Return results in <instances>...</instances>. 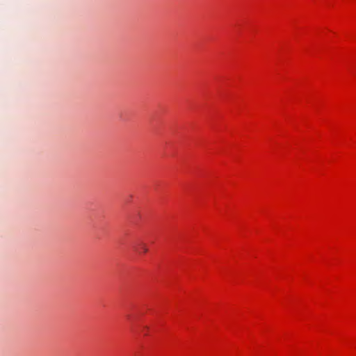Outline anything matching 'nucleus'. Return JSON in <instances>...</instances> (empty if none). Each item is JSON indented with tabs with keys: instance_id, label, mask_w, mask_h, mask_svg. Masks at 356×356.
<instances>
[{
	"instance_id": "nucleus-1",
	"label": "nucleus",
	"mask_w": 356,
	"mask_h": 356,
	"mask_svg": "<svg viewBox=\"0 0 356 356\" xmlns=\"http://www.w3.org/2000/svg\"><path fill=\"white\" fill-rule=\"evenodd\" d=\"M136 251H138L139 253H146L148 251V249L145 244H144L143 243H140L138 245Z\"/></svg>"
}]
</instances>
